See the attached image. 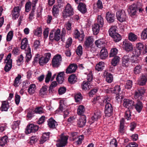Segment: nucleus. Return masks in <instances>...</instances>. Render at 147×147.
Masks as SVG:
<instances>
[{"instance_id":"f257e3e1","label":"nucleus","mask_w":147,"mask_h":147,"mask_svg":"<svg viewBox=\"0 0 147 147\" xmlns=\"http://www.w3.org/2000/svg\"><path fill=\"white\" fill-rule=\"evenodd\" d=\"M74 13V9L72 7L70 4L67 3L65 7V9L62 12V16L63 18H66L72 16Z\"/></svg>"},{"instance_id":"f03ea898","label":"nucleus","mask_w":147,"mask_h":147,"mask_svg":"<svg viewBox=\"0 0 147 147\" xmlns=\"http://www.w3.org/2000/svg\"><path fill=\"white\" fill-rule=\"evenodd\" d=\"M62 58L60 55H57L53 58L52 61V65L54 67H57L61 64Z\"/></svg>"},{"instance_id":"7ed1b4c3","label":"nucleus","mask_w":147,"mask_h":147,"mask_svg":"<svg viewBox=\"0 0 147 147\" xmlns=\"http://www.w3.org/2000/svg\"><path fill=\"white\" fill-rule=\"evenodd\" d=\"M117 20L120 22L126 21L127 19L126 13L123 10H119L116 14Z\"/></svg>"},{"instance_id":"20e7f679","label":"nucleus","mask_w":147,"mask_h":147,"mask_svg":"<svg viewBox=\"0 0 147 147\" xmlns=\"http://www.w3.org/2000/svg\"><path fill=\"white\" fill-rule=\"evenodd\" d=\"M68 138V136L65 135L63 134H61L60 137V139L56 144L57 147H63L65 146L67 143Z\"/></svg>"},{"instance_id":"39448f33","label":"nucleus","mask_w":147,"mask_h":147,"mask_svg":"<svg viewBox=\"0 0 147 147\" xmlns=\"http://www.w3.org/2000/svg\"><path fill=\"white\" fill-rule=\"evenodd\" d=\"M51 54L50 53H46L45 57H40L39 58L38 63L40 66H42L46 64L49 61L51 57Z\"/></svg>"},{"instance_id":"423d86ee","label":"nucleus","mask_w":147,"mask_h":147,"mask_svg":"<svg viewBox=\"0 0 147 147\" xmlns=\"http://www.w3.org/2000/svg\"><path fill=\"white\" fill-rule=\"evenodd\" d=\"M11 54L9 53L7 56L5 62L6 63L4 67V70L6 72L9 71L11 68L12 66V60L11 59Z\"/></svg>"},{"instance_id":"0eeeda50","label":"nucleus","mask_w":147,"mask_h":147,"mask_svg":"<svg viewBox=\"0 0 147 147\" xmlns=\"http://www.w3.org/2000/svg\"><path fill=\"white\" fill-rule=\"evenodd\" d=\"M61 31L59 29H58L54 32V35L53 36V33L51 31L50 33L49 38L52 40H55L58 41L61 38Z\"/></svg>"},{"instance_id":"6e6552de","label":"nucleus","mask_w":147,"mask_h":147,"mask_svg":"<svg viewBox=\"0 0 147 147\" xmlns=\"http://www.w3.org/2000/svg\"><path fill=\"white\" fill-rule=\"evenodd\" d=\"M94 39L92 36L86 37L84 43V47L86 49H88L90 47L93 45Z\"/></svg>"},{"instance_id":"1a4fd4ad","label":"nucleus","mask_w":147,"mask_h":147,"mask_svg":"<svg viewBox=\"0 0 147 147\" xmlns=\"http://www.w3.org/2000/svg\"><path fill=\"white\" fill-rule=\"evenodd\" d=\"M38 129L39 127L37 125L30 124L27 126L25 132L27 134H29L31 132H36Z\"/></svg>"},{"instance_id":"9d476101","label":"nucleus","mask_w":147,"mask_h":147,"mask_svg":"<svg viewBox=\"0 0 147 147\" xmlns=\"http://www.w3.org/2000/svg\"><path fill=\"white\" fill-rule=\"evenodd\" d=\"M123 48L127 52H130L133 51V46L128 41L125 40L123 42Z\"/></svg>"},{"instance_id":"9b49d317","label":"nucleus","mask_w":147,"mask_h":147,"mask_svg":"<svg viewBox=\"0 0 147 147\" xmlns=\"http://www.w3.org/2000/svg\"><path fill=\"white\" fill-rule=\"evenodd\" d=\"M113 108L111 105L109 103H106L105 105V113L106 116L109 117L112 114Z\"/></svg>"},{"instance_id":"f8f14e48","label":"nucleus","mask_w":147,"mask_h":147,"mask_svg":"<svg viewBox=\"0 0 147 147\" xmlns=\"http://www.w3.org/2000/svg\"><path fill=\"white\" fill-rule=\"evenodd\" d=\"M123 105L124 107L129 109L132 108L134 106V102L133 100L128 99H124L123 100Z\"/></svg>"},{"instance_id":"ddd939ff","label":"nucleus","mask_w":147,"mask_h":147,"mask_svg":"<svg viewBox=\"0 0 147 147\" xmlns=\"http://www.w3.org/2000/svg\"><path fill=\"white\" fill-rule=\"evenodd\" d=\"M77 68L76 64L74 63L71 64L66 69V73L70 74L74 72Z\"/></svg>"},{"instance_id":"4468645a","label":"nucleus","mask_w":147,"mask_h":147,"mask_svg":"<svg viewBox=\"0 0 147 147\" xmlns=\"http://www.w3.org/2000/svg\"><path fill=\"white\" fill-rule=\"evenodd\" d=\"M130 57L129 55H124L122 58V65L124 67H128L129 65Z\"/></svg>"},{"instance_id":"2eb2a0df","label":"nucleus","mask_w":147,"mask_h":147,"mask_svg":"<svg viewBox=\"0 0 147 147\" xmlns=\"http://www.w3.org/2000/svg\"><path fill=\"white\" fill-rule=\"evenodd\" d=\"M106 18L108 22L112 23L115 20V15L111 12H107L106 13Z\"/></svg>"},{"instance_id":"dca6fc26","label":"nucleus","mask_w":147,"mask_h":147,"mask_svg":"<svg viewBox=\"0 0 147 147\" xmlns=\"http://www.w3.org/2000/svg\"><path fill=\"white\" fill-rule=\"evenodd\" d=\"M96 46L99 48H104L105 44V40L103 38H100L95 41Z\"/></svg>"},{"instance_id":"f3484780","label":"nucleus","mask_w":147,"mask_h":147,"mask_svg":"<svg viewBox=\"0 0 147 147\" xmlns=\"http://www.w3.org/2000/svg\"><path fill=\"white\" fill-rule=\"evenodd\" d=\"M86 122V116L82 115L78 120L77 124L79 127H82L85 125Z\"/></svg>"},{"instance_id":"a211bd4d","label":"nucleus","mask_w":147,"mask_h":147,"mask_svg":"<svg viewBox=\"0 0 147 147\" xmlns=\"http://www.w3.org/2000/svg\"><path fill=\"white\" fill-rule=\"evenodd\" d=\"M136 47L138 50L134 52L137 53L136 54L137 55H140L141 53L142 50L144 48L143 44L142 42L138 43L136 44Z\"/></svg>"},{"instance_id":"6ab92c4d","label":"nucleus","mask_w":147,"mask_h":147,"mask_svg":"<svg viewBox=\"0 0 147 147\" xmlns=\"http://www.w3.org/2000/svg\"><path fill=\"white\" fill-rule=\"evenodd\" d=\"M48 123V125L50 128H55L58 125L57 123L52 118L49 119Z\"/></svg>"},{"instance_id":"aec40b11","label":"nucleus","mask_w":147,"mask_h":147,"mask_svg":"<svg viewBox=\"0 0 147 147\" xmlns=\"http://www.w3.org/2000/svg\"><path fill=\"white\" fill-rule=\"evenodd\" d=\"M137 7L136 5L133 4L130 5L128 9V13L131 15H135L137 10Z\"/></svg>"},{"instance_id":"412c9836","label":"nucleus","mask_w":147,"mask_h":147,"mask_svg":"<svg viewBox=\"0 0 147 147\" xmlns=\"http://www.w3.org/2000/svg\"><path fill=\"white\" fill-rule=\"evenodd\" d=\"M81 87L82 89L84 90H89L92 88L90 82L85 81H84L82 83Z\"/></svg>"},{"instance_id":"4be33fe9","label":"nucleus","mask_w":147,"mask_h":147,"mask_svg":"<svg viewBox=\"0 0 147 147\" xmlns=\"http://www.w3.org/2000/svg\"><path fill=\"white\" fill-rule=\"evenodd\" d=\"M64 72H61L58 73L56 78V80L60 84H62L64 80Z\"/></svg>"},{"instance_id":"5701e85b","label":"nucleus","mask_w":147,"mask_h":147,"mask_svg":"<svg viewBox=\"0 0 147 147\" xmlns=\"http://www.w3.org/2000/svg\"><path fill=\"white\" fill-rule=\"evenodd\" d=\"M59 9L58 6L57 5H53L52 9L53 15L55 18H57L59 14Z\"/></svg>"},{"instance_id":"b1692460","label":"nucleus","mask_w":147,"mask_h":147,"mask_svg":"<svg viewBox=\"0 0 147 147\" xmlns=\"http://www.w3.org/2000/svg\"><path fill=\"white\" fill-rule=\"evenodd\" d=\"M100 26L99 24L96 23L92 26V30L94 34L97 35L99 33L100 28L102 27Z\"/></svg>"},{"instance_id":"393cba45","label":"nucleus","mask_w":147,"mask_h":147,"mask_svg":"<svg viewBox=\"0 0 147 147\" xmlns=\"http://www.w3.org/2000/svg\"><path fill=\"white\" fill-rule=\"evenodd\" d=\"M124 119L123 118H122L120 120V125L119 129V132L121 135L123 134L125 132V130L124 128Z\"/></svg>"},{"instance_id":"a878e982","label":"nucleus","mask_w":147,"mask_h":147,"mask_svg":"<svg viewBox=\"0 0 147 147\" xmlns=\"http://www.w3.org/2000/svg\"><path fill=\"white\" fill-rule=\"evenodd\" d=\"M133 54L134 55L131 58V62L133 63H138L140 62V58L139 57L140 55H137V53L133 51Z\"/></svg>"},{"instance_id":"bb28decb","label":"nucleus","mask_w":147,"mask_h":147,"mask_svg":"<svg viewBox=\"0 0 147 147\" xmlns=\"http://www.w3.org/2000/svg\"><path fill=\"white\" fill-rule=\"evenodd\" d=\"M9 107V105L8 102L6 101H3L2 102L0 110L1 111H7Z\"/></svg>"},{"instance_id":"cd10ccee","label":"nucleus","mask_w":147,"mask_h":147,"mask_svg":"<svg viewBox=\"0 0 147 147\" xmlns=\"http://www.w3.org/2000/svg\"><path fill=\"white\" fill-rule=\"evenodd\" d=\"M108 56V53L106 49L102 48L100 51V58L101 59H105Z\"/></svg>"},{"instance_id":"c85d7f7f","label":"nucleus","mask_w":147,"mask_h":147,"mask_svg":"<svg viewBox=\"0 0 147 147\" xmlns=\"http://www.w3.org/2000/svg\"><path fill=\"white\" fill-rule=\"evenodd\" d=\"M47 86H42L40 90L39 94L42 97H44L45 95L47 94Z\"/></svg>"},{"instance_id":"c756f323","label":"nucleus","mask_w":147,"mask_h":147,"mask_svg":"<svg viewBox=\"0 0 147 147\" xmlns=\"http://www.w3.org/2000/svg\"><path fill=\"white\" fill-rule=\"evenodd\" d=\"M78 8V10L82 13H85L87 11L86 5L83 3H79Z\"/></svg>"},{"instance_id":"7c9ffc66","label":"nucleus","mask_w":147,"mask_h":147,"mask_svg":"<svg viewBox=\"0 0 147 147\" xmlns=\"http://www.w3.org/2000/svg\"><path fill=\"white\" fill-rule=\"evenodd\" d=\"M38 0H33L32 3L33 5L32 6L33 8L32 9L31 12L29 14V18L30 20H32L33 18V17L34 15V7L35 6V4L37 3Z\"/></svg>"},{"instance_id":"2f4dec72","label":"nucleus","mask_w":147,"mask_h":147,"mask_svg":"<svg viewBox=\"0 0 147 147\" xmlns=\"http://www.w3.org/2000/svg\"><path fill=\"white\" fill-rule=\"evenodd\" d=\"M147 81V78L146 76L142 75L140 78L138 80V84L140 86L145 85Z\"/></svg>"},{"instance_id":"473e14b6","label":"nucleus","mask_w":147,"mask_h":147,"mask_svg":"<svg viewBox=\"0 0 147 147\" xmlns=\"http://www.w3.org/2000/svg\"><path fill=\"white\" fill-rule=\"evenodd\" d=\"M117 30V27L115 26H112L109 30V35L112 37L117 33L116 31Z\"/></svg>"},{"instance_id":"72a5a7b5","label":"nucleus","mask_w":147,"mask_h":147,"mask_svg":"<svg viewBox=\"0 0 147 147\" xmlns=\"http://www.w3.org/2000/svg\"><path fill=\"white\" fill-rule=\"evenodd\" d=\"M120 57L117 56H116L112 59L111 61V63L112 65L115 66H116L119 62Z\"/></svg>"},{"instance_id":"f704fd0d","label":"nucleus","mask_w":147,"mask_h":147,"mask_svg":"<svg viewBox=\"0 0 147 147\" xmlns=\"http://www.w3.org/2000/svg\"><path fill=\"white\" fill-rule=\"evenodd\" d=\"M68 81L70 84H74L77 82V78L75 74H72L68 77Z\"/></svg>"},{"instance_id":"c9c22d12","label":"nucleus","mask_w":147,"mask_h":147,"mask_svg":"<svg viewBox=\"0 0 147 147\" xmlns=\"http://www.w3.org/2000/svg\"><path fill=\"white\" fill-rule=\"evenodd\" d=\"M128 38L130 41L134 42L137 40L138 36L134 33L130 32L128 34Z\"/></svg>"},{"instance_id":"e433bc0d","label":"nucleus","mask_w":147,"mask_h":147,"mask_svg":"<svg viewBox=\"0 0 147 147\" xmlns=\"http://www.w3.org/2000/svg\"><path fill=\"white\" fill-rule=\"evenodd\" d=\"M138 113H140L142 110L143 107V104L140 101H138L137 103L134 105Z\"/></svg>"},{"instance_id":"4c0bfd02","label":"nucleus","mask_w":147,"mask_h":147,"mask_svg":"<svg viewBox=\"0 0 147 147\" xmlns=\"http://www.w3.org/2000/svg\"><path fill=\"white\" fill-rule=\"evenodd\" d=\"M101 114V112L100 111H97L94 113V115L91 118V119L93 121L92 122V123H93L95 121H96L100 117Z\"/></svg>"},{"instance_id":"58836bf2","label":"nucleus","mask_w":147,"mask_h":147,"mask_svg":"<svg viewBox=\"0 0 147 147\" xmlns=\"http://www.w3.org/2000/svg\"><path fill=\"white\" fill-rule=\"evenodd\" d=\"M28 47L29 46L28 45V40L26 38H24L22 39L21 42V47L22 49H27Z\"/></svg>"},{"instance_id":"ea45409f","label":"nucleus","mask_w":147,"mask_h":147,"mask_svg":"<svg viewBox=\"0 0 147 147\" xmlns=\"http://www.w3.org/2000/svg\"><path fill=\"white\" fill-rule=\"evenodd\" d=\"M104 67L105 63L104 62L102 61L96 64L95 67V69L98 71H101L103 69Z\"/></svg>"},{"instance_id":"a19ab883","label":"nucleus","mask_w":147,"mask_h":147,"mask_svg":"<svg viewBox=\"0 0 147 147\" xmlns=\"http://www.w3.org/2000/svg\"><path fill=\"white\" fill-rule=\"evenodd\" d=\"M21 77V76L20 74H18L17 76L16 77L13 84V85L15 87H17L19 86Z\"/></svg>"},{"instance_id":"79ce46f5","label":"nucleus","mask_w":147,"mask_h":147,"mask_svg":"<svg viewBox=\"0 0 147 147\" xmlns=\"http://www.w3.org/2000/svg\"><path fill=\"white\" fill-rule=\"evenodd\" d=\"M49 133H45L43 134L40 140L41 144H43L48 140L49 138Z\"/></svg>"},{"instance_id":"37998d69","label":"nucleus","mask_w":147,"mask_h":147,"mask_svg":"<svg viewBox=\"0 0 147 147\" xmlns=\"http://www.w3.org/2000/svg\"><path fill=\"white\" fill-rule=\"evenodd\" d=\"M25 51L26 60L29 61L32 57L31 49L30 47H28L27 49H26Z\"/></svg>"},{"instance_id":"c03bdc74","label":"nucleus","mask_w":147,"mask_h":147,"mask_svg":"<svg viewBox=\"0 0 147 147\" xmlns=\"http://www.w3.org/2000/svg\"><path fill=\"white\" fill-rule=\"evenodd\" d=\"M36 89V86L35 84L30 85L28 88V91L29 94H32L34 93Z\"/></svg>"},{"instance_id":"a18cd8bd","label":"nucleus","mask_w":147,"mask_h":147,"mask_svg":"<svg viewBox=\"0 0 147 147\" xmlns=\"http://www.w3.org/2000/svg\"><path fill=\"white\" fill-rule=\"evenodd\" d=\"M105 76L106 77V80L107 82L111 83L112 82L113 80V77L111 74L110 73H107Z\"/></svg>"},{"instance_id":"49530a36","label":"nucleus","mask_w":147,"mask_h":147,"mask_svg":"<svg viewBox=\"0 0 147 147\" xmlns=\"http://www.w3.org/2000/svg\"><path fill=\"white\" fill-rule=\"evenodd\" d=\"M142 66L140 65H138L134 69V71L135 74H138L141 72L142 70Z\"/></svg>"},{"instance_id":"de8ad7c7","label":"nucleus","mask_w":147,"mask_h":147,"mask_svg":"<svg viewBox=\"0 0 147 147\" xmlns=\"http://www.w3.org/2000/svg\"><path fill=\"white\" fill-rule=\"evenodd\" d=\"M118 50L115 48H113L111 49L109 54V57H113L115 56L118 53Z\"/></svg>"},{"instance_id":"09e8293b","label":"nucleus","mask_w":147,"mask_h":147,"mask_svg":"<svg viewBox=\"0 0 147 147\" xmlns=\"http://www.w3.org/2000/svg\"><path fill=\"white\" fill-rule=\"evenodd\" d=\"M8 141V138L6 136H4L0 139V145L3 146L5 145Z\"/></svg>"},{"instance_id":"8fccbe9b","label":"nucleus","mask_w":147,"mask_h":147,"mask_svg":"<svg viewBox=\"0 0 147 147\" xmlns=\"http://www.w3.org/2000/svg\"><path fill=\"white\" fill-rule=\"evenodd\" d=\"M42 28L40 27H38L33 31V33L35 35L40 36L42 33Z\"/></svg>"},{"instance_id":"3c124183","label":"nucleus","mask_w":147,"mask_h":147,"mask_svg":"<svg viewBox=\"0 0 147 147\" xmlns=\"http://www.w3.org/2000/svg\"><path fill=\"white\" fill-rule=\"evenodd\" d=\"M111 37L113 38V40L116 42H119L121 39V36L118 33L115 34Z\"/></svg>"},{"instance_id":"603ef678","label":"nucleus","mask_w":147,"mask_h":147,"mask_svg":"<svg viewBox=\"0 0 147 147\" xmlns=\"http://www.w3.org/2000/svg\"><path fill=\"white\" fill-rule=\"evenodd\" d=\"M120 90V86L119 85H117L114 87L113 89H111V91L112 93L118 94H119Z\"/></svg>"},{"instance_id":"864d4df0","label":"nucleus","mask_w":147,"mask_h":147,"mask_svg":"<svg viewBox=\"0 0 147 147\" xmlns=\"http://www.w3.org/2000/svg\"><path fill=\"white\" fill-rule=\"evenodd\" d=\"M85 110V109L84 106L80 105L79 107L77 109V113L78 115H82L84 113Z\"/></svg>"},{"instance_id":"5fc2aeb1","label":"nucleus","mask_w":147,"mask_h":147,"mask_svg":"<svg viewBox=\"0 0 147 147\" xmlns=\"http://www.w3.org/2000/svg\"><path fill=\"white\" fill-rule=\"evenodd\" d=\"M34 111L35 113L40 114L45 113V110L41 107L36 108Z\"/></svg>"},{"instance_id":"6e6d98bb","label":"nucleus","mask_w":147,"mask_h":147,"mask_svg":"<svg viewBox=\"0 0 147 147\" xmlns=\"http://www.w3.org/2000/svg\"><path fill=\"white\" fill-rule=\"evenodd\" d=\"M101 26H102L104 24L103 19L102 17L101 16H98L97 19V23Z\"/></svg>"},{"instance_id":"4d7b16f0","label":"nucleus","mask_w":147,"mask_h":147,"mask_svg":"<svg viewBox=\"0 0 147 147\" xmlns=\"http://www.w3.org/2000/svg\"><path fill=\"white\" fill-rule=\"evenodd\" d=\"M75 98L76 102H80L82 99V96L80 93L76 94L75 96Z\"/></svg>"},{"instance_id":"13d9d810","label":"nucleus","mask_w":147,"mask_h":147,"mask_svg":"<svg viewBox=\"0 0 147 147\" xmlns=\"http://www.w3.org/2000/svg\"><path fill=\"white\" fill-rule=\"evenodd\" d=\"M142 39L145 40L147 38V28L144 29L141 34Z\"/></svg>"},{"instance_id":"bf43d9fd","label":"nucleus","mask_w":147,"mask_h":147,"mask_svg":"<svg viewBox=\"0 0 147 147\" xmlns=\"http://www.w3.org/2000/svg\"><path fill=\"white\" fill-rule=\"evenodd\" d=\"M131 112L129 109L126 111L124 117L127 120H129L131 119Z\"/></svg>"},{"instance_id":"052dcab7","label":"nucleus","mask_w":147,"mask_h":147,"mask_svg":"<svg viewBox=\"0 0 147 147\" xmlns=\"http://www.w3.org/2000/svg\"><path fill=\"white\" fill-rule=\"evenodd\" d=\"M76 53L78 55H81L82 53V47L81 45H79L76 50Z\"/></svg>"},{"instance_id":"680f3d73","label":"nucleus","mask_w":147,"mask_h":147,"mask_svg":"<svg viewBox=\"0 0 147 147\" xmlns=\"http://www.w3.org/2000/svg\"><path fill=\"white\" fill-rule=\"evenodd\" d=\"M20 121L19 120L14 121L13 122V124L12 125V129H18L19 128V125L20 123Z\"/></svg>"},{"instance_id":"e2e57ef3","label":"nucleus","mask_w":147,"mask_h":147,"mask_svg":"<svg viewBox=\"0 0 147 147\" xmlns=\"http://www.w3.org/2000/svg\"><path fill=\"white\" fill-rule=\"evenodd\" d=\"M72 42V40L71 37H69L67 40L65 45V47L68 48L71 46Z\"/></svg>"},{"instance_id":"0e129e2a","label":"nucleus","mask_w":147,"mask_h":147,"mask_svg":"<svg viewBox=\"0 0 147 147\" xmlns=\"http://www.w3.org/2000/svg\"><path fill=\"white\" fill-rule=\"evenodd\" d=\"M51 73L50 71H48V73L46 75L45 82L46 83H48L50 80L51 76Z\"/></svg>"},{"instance_id":"69168bd1","label":"nucleus","mask_w":147,"mask_h":147,"mask_svg":"<svg viewBox=\"0 0 147 147\" xmlns=\"http://www.w3.org/2000/svg\"><path fill=\"white\" fill-rule=\"evenodd\" d=\"M13 36V32L12 31H10L8 33L6 39L7 41H10Z\"/></svg>"},{"instance_id":"338daca9","label":"nucleus","mask_w":147,"mask_h":147,"mask_svg":"<svg viewBox=\"0 0 147 147\" xmlns=\"http://www.w3.org/2000/svg\"><path fill=\"white\" fill-rule=\"evenodd\" d=\"M85 37V35L84 32L83 31H82L81 32V34H80L78 37H77L76 39H78L80 41H82Z\"/></svg>"},{"instance_id":"774afa93","label":"nucleus","mask_w":147,"mask_h":147,"mask_svg":"<svg viewBox=\"0 0 147 147\" xmlns=\"http://www.w3.org/2000/svg\"><path fill=\"white\" fill-rule=\"evenodd\" d=\"M138 145L135 142H132L127 144L125 147H138Z\"/></svg>"}]
</instances>
